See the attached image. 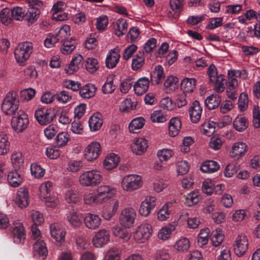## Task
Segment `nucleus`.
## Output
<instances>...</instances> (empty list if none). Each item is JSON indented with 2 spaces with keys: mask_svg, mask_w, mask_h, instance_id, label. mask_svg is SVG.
<instances>
[{
  "mask_svg": "<svg viewBox=\"0 0 260 260\" xmlns=\"http://www.w3.org/2000/svg\"><path fill=\"white\" fill-rule=\"evenodd\" d=\"M103 179L101 171L93 169L81 172L78 177V182L83 187H95L101 184Z\"/></svg>",
  "mask_w": 260,
  "mask_h": 260,
  "instance_id": "f257e3e1",
  "label": "nucleus"
},
{
  "mask_svg": "<svg viewBox=\"0 0 260 260\" xmlns=\"http://www.w3.org/2000/svg\"><path fill=\"white\" fill-rule=\"evenodd\" d=\"M121 187L126 192H133L142 187L143 181L141 176L132 174L123 177L121 181Z\"/></svg>",
  "mask_w": 260,
  "mask_h": 260,
  "instance_id": "f03ea898",
  "label": "nucleus"
},
{
  "mask_svg": "<svg viewBox=\"0 0 260 260\" xmlns=\"http://www.w3.org/2000/svg\"><path fill=\"white\" fill-rule=\"evenodd\" d=\"M19 101L17 93L14 91L8 92L2 104V111L6 115H12L18 109Z\"/></svg>",
  "mask_w": 260,
  "mask_h": 260,
  "instance_id": "7ed1b4c3",
  "label": "nucleus"
},
{
  "mask_svg": "<svg viewBox=\"0 0 260 260\" xmlns=\"http://www.w3.org/2000/svg\"><path fill=\"white\" fill-rule=\"evenodd\" d=\"M33 50L32 44L25 42L18 45L14 51L16 62L20 66H24L25 61L29 58Z\"/></svg>",
  "mask_w": 260,
  "mask_h": 260,
  "instance_id": "20e7f679",
  "label": "nucleus"
},
{
  "mask_svg": "<svg viewBox=\"0 0 260 260\" xmlns=\"http://www.w3.org/2000/svg\"><path fill=\"white\" fill-rule=\"evenodd\" d=\"M153 229L148 223H142L138 225L133 232V238L138 243H145L152 236Z\"/></svg>",
  "mask_w": 260,
  "mask_h": 260,
  "instance_id": "39448f33",
  "label": "nucleus"
},
{
  "mask_svg": "<svg viewBox=\"0 0 260 260\" xmlns=\"http://www.w3.org/2000/svg\"><path fill=\"white\" fill-rule=\"evenodd\" d=\"M137 212L132 207H126L121 211L119 220L120 225L124 228L133 227L137 217Z\"/></svg>",
  "mask_w": 260,
  "mask_h": 260,
  "instance_id": "423d86ee",
  "label": "nucleus"
},
{
  "mask_svg": "<svg viewBox=\"0 0 260 260\" xmlns=\"http://www.w3.org/2000/svg\"><path fill=\"white\" fill-rule=\"evenodd\" d=\"M29 8L25 12V18L26 20L31 23L35 22L40 15V8L43 3L40 0H25Z\"/></svg>",
  "mask_w": 260,
  "mask_h": 260,
  "instance_id": "0eeeda50",
  "label": "nucleus"
},
{
  "mask_svg": "<svg viewBox=\"0 0 260 260\" xmlns=\"http://www.w3.org/2000/svg\"><path fill=\"white\" fill-rule=\"evenodd\" d=\"M110 231L101 229L95 232L91 239L92 245L96 248H101L107 245L110 241Z\"/></svg>",
  "mask_w": 260,
  "mask_h": 260,
  "instance_id": "6e6552de",
  "label": "nucleus"
},
{
  "mask_svg": "<svg viewBox=\"0 0 260 260\" xmlns=\"http://www.w3.org/2000/svg\"><path fill=\"white\" fill-rule=\"evenodd\" d=\"M28 123V116L24 111H19L11 120L12 128L17 133L23 132L27 127Z\"/></svg>",
  "mask_w": 260,
  "mask_h": 260,
  "instance_id": "1a4fd4ad",
  "label": "nucleus"
},
{
  "mask_svg": "<svg viewBox=\"0 0 260 260\" xmlns=\"http://www.w3.org/2000/svg\"><path fill=\"white\" fill-rule=\"evenodd\" d=\"M35 117L40 125H45L53 121L55 114L51 108H38L35 112Z\"/></svg>",
  "mask_w": 260,
  "mask_h": 260,
  "instance_id": "9d476101",
  "label": "nucleus"
},
{
  "mask_svg": "<svg viewBox=\"0 0 260 260\" xmlns=\"http://www.w3.org/2000/svg\"><path fill=\"white\" fill-rule=\"evenodd\" d=\"M102 205L117 193V189L112 186L103 184L94 190Z\"/></svg>",
  "mask_w": 260,
  "mask_h": 260,
  "instance_id": "9b49d317",
  "label": "nucleus"
},
{
  "mask_svg": "<svg viewBox=\"0 0 260 260\" xmlns=\"http://www.w3.org/2000/svg\"><path fill=\"white\" fill-rule=\"evenodd\" d=\"M156 201L157 199L155 197L152 196H146L140 204L138 210L139 214L145 217L148 216L155 208Z\"/></svg>",
  "mask_w": 260,
  "mask_h": 260,
  "instance_id": "f8f14e48",
  "label": "nucleus"
},
{
  "mask_svg": "<svg viewBox=\"0 0 260 260\" xmlns=\"http://www.w3.org/2000/svg\"><path fill=\"white\" fill-rule=\"evenodd\" d=\"M248 240L247 236L241 234L236 238L233 244L234 252L236 255L241 256L243 255L248 249Z\"/></svg>",
  "mask_w": 260,
  "mask_h": 260,
  "instance_id": "ddd939ff",
  "label": "nucleus"
},
{
  "mask_svg": "<svg viewBox=\"0 0 260 260\" xmlns=\"http://www.w3.org/2000/svg\"><path fill=\"white\" fill-rule=\"evenodd\" d=\"M101 151L99 142L93 141L88 144L84 150L85 158L88 161H92L99 157Z\"/></svg>",
  "mask_w": 260,
  "mask_h": 260,
  "instance_id": "4468645a",
  "label": "nucleus"
},
{
  "mask_svg": "<svg viewBox=\"0 0 260 260\" xmlns=\"http://www.w3.org/2000/svg\"><path fill=\"white\" fill-rule=\"evenodd\" d=\"M247 144L242 141L235 142L230 151V156L234 159H239L245 155L248 151Z\"/></svg>",
  "mask_w": 260,
  "mask_h": 260,
  "instance_id": "2eb2a0df",
  "label": "nucleus"
},
{
  "mask_svg": "<svg viewBox=\"0 0 260 260\" xmlns=\"http://www.w3.org/2000/svg\"><path fill=\"white\" fill-rule=\"evenodd\" d=\"M14 242L16 244L23 243L25 239V230L22 223L16 220L14 222L12 231Z\"/></svg>",
  "mask_w": 260,
  "mask_h": 260,
  "instance_id": "dca6fc26",
  "label": "nucleus"
},
{
  "mask_svg": "<svg viewBox=\"0 0 260 260\" xmlns=\"http://www.w3.org/2000/svg\"><path fill=\"white\" fill-rule=\"evenodd\" d=\"M148 148L147 141L143 138H136L131 145V151L136 155L144 154Z\"/></svg>",
  "mask_w": 260,
  "mask_h": 260,
  "instance_id": "f3484780",
  "label": "nucleus"
},
{
  "mask_svg": "<svg viewBox=\"0 0 260 260\" xmlns=\"http://www.w3.org/2000/svg\"><path fill=\"white\" fill-rule=\"evenodd\" d=\"M50 233L51 237L57 242L62 243L64 241L66 232L60 224L57 223L51 224L50 225Z\"/></svg>",
  "mask_w": 260,
  "mask_h": 260,
  "instance_id": "a211bd4d",
  "label": "nucleus"
},
{
  "mask_svg": "<svg viewBox=\"0 0 260 260\" xmlns=\"http://www.w3.org/2000/svg\"><path fill=\"white\" fill-rule=\"evenodd\" d=\"M84 223L87 229L94 230L98 229L101 226L102 219L97 214L88 213L84 217Z\"/></svg>",
  "mask_w": 260,
  "mask_h": 260,
  "instance_id": "6ab92c4d",
  "label": "nucleus"
},
{
  "mask_svg": "<svg viewBox=\"0 0 260 260\" xmlns=\"http://www.w3.org/2000/svg\"><path fill=\"white\" fill-rule=\"evenodd\" d=\"M15 204L21 209L26 208L29 204L28 189L25 187H20L17 191L15 198Z\"/></svg>",
  "mask_w": 260,
  "mask_h": 260,
  "instance_id": "aec40b11",
  "label": "nucleus"
},
{
  "mask_svg": "<svg viewBox=\"0 0 260 260\" xmlns=\"http://www.w3.org/2000/svg\"><path fill=\"white\" fill-rule=\"evenodd\" d=\"M83 201L87 207H94L102 205L95 190H88L83 196Z\"/></svg>",
  "mask_w": 260,
  "mask_h": 260,
  "instance_id": "412c9836",
  "label": "nucleus"
},
{
  "mask_svg": "<svg viewBox=\"0 0 260 260\" xmlns=\"http://www.w3.org/2000/svg\"><path fill=\"white\" fill-rule=\"evenodd\" d=\"M120 160L118 155L110 153L106 156L103 163V167L106 170H111L118 166Z\"/></svg>",
  "mask_w": 260,
  "mask_h": 260,
  "instance_id": "4be33fe9",
  "label": "nucleus"
},
{
  "mask_svg": "<svg viewBox=\"0 0 260 260\" xmlns=\"http://www.w3.org/2000/svg\"><path fill=\"white\" fill-rule=\"evenodd\" d=\"M83 58L81 54H76L73 56L70 65L66 72L68 74H72L74 72H77L80 68H82L83 64Z\"/></svg>",
  "mask_w": 260,
  "mask_h": 260,
  "instance_id": "5701e85b",
  "label": "nucleus"
},
{
  "mask_svg": "<svg viewBox=\"0 0 260 260\" xmlns=\"http://www.w3.org/2000/svg\"><path fill=\"white\" fill-rule=\"evenodd\" d=\"M150 81L148 78L142 77L139 78L134 84L135 93L138 95H141L147 91L149 88Z\"/></svg>",
  "mask_w": 260,
  "mask_h": 260,
  "instance_id": "b1692460",
  "label": "nucleus"
},
{
  "mask_svg": "<svg viewBox=\"0 0 260 260\" xmlns=\"http://www.w3.org/2000/svg\"><path fill=\"white\" fill-rule=\"evenodd\" d=\"M189 113L192 122L196 123L199 121L202 113V108L198 101H195L193 102L189 108Z\"/></svg>",
  "mask_w": 260,
  "mask_h": 260,
  "instance_id": "393cba45",
  "label": "nucleus"
},
{
  "mask_svg": "<svg viewBox=\"0 0 260 260\" xmlns=\"http://www.w3.org/2000/svg\"><path fill=\"white\" fill-rule=\"evenodd\" d=\"M103 123V115L100 113H94L88 120L89 126L91 132H96L99 130Z\"/></svg>",
  "mask_w": 260,
  "mask_h": 260,
  "instance_id": "a878e982",
  "label": "nucleus"
},
{
  "mask_svg": "<svg viewBox=\"0 0 260 260\" xmlns=\"http://www.w3.org/2000/svg\"><path fill=\"white\" fill-rule=\"evenodd\" d=\"M33 250L35 254L42 259H44L48 253L46 245L43 240L36 241L33 245Z\"/></svg>",
  "mask_w": 260,
  "mask_h": 260,
  "instance_id": "bb28decb",
  "label": "nucleus"
},
{
  "mask_svg": "<svg viewBox=\"0 0 260 260\" xmlns=\"http://www.w3.org/2000/svg\"><path fill=\"white\" fill-rule=\"evenodd\" d=\"M173 205L172 202H168L159 209L157 213V218L159 221H166L169 218Z\"/></svg>",
  "mask_w": 260,
  "mask_h": 260,
  "instance_id": "cd10ccee",
  "label": "nucleus"
},
{
  "mask_svg": "<svg viewBox=\"0 0 260 260\" xmlns=\"http://www.w3.org/2000/svg\"><path fill=\"white\" fill-rule=\"evenodd\" d=\"M181 121L179 117L172 118L169 123V134L170 136L174 137L177 136L181 128Z\"/></svg>",
  "mask_w": 260,
  "mask_h": 260,
  "instance_id": "c85d7f7f",
  "label": "nucleus"
},
{
  "mask_svg": "<svg viewBox=\"0 0 260 260\" xmlns=\"http://www.w3.org/2000/svg\"><path fill=\"white\" fill-rule=\"evenodd\" d=\"M164 78L165 74L162 67L160 65L156 66L151 74V81L152 84H159L162 82Z\"/></svg>",
  "mask_w": 260,
  "mask_h": 260,
  "instance_id": "c756f323",
  "label": "nucleus"
},
{
  "mask_svg": "<svg viewBox=\"0 0 260 260\" xmlns=\"http://www.w3.org/2000/svg\"><path fill=\"white\" fill-rule=\"evenodd\" d=\"M178 79L173 75L168 77L164 82V89L167 93L173 92L178 88Z\"/></svg>",
  "mask_w": 260,
  "mask_h": 260,
  "instance_id": "7c9ffc66",
  "label": "nucleus"
},
{
  "mask_svg": "<svg viewBox=\"0 0 260 260\" xmlns=\"http://www.w3.org/2000/svg\"><path fill=\"white\" fill-rule=\"evenodd\" d=\"M120 54L116 49L111 50L108 54L106 59V66L109 69H113L117 65L119 58Z\"/></svg>",
  "mask_w": 260,
  "mask_h": 260,
  "instance_id": "2f4dec72",
  "label": "nucleus"
},
{
  "mask_svg": "<svg viewBox=\"0 0 260 260\" xmlns=\"http://www.w3.org/2000/svg\"><path fill=\"white\" fill-rule=\"evenodd\" d=\"M175 230V227L172 224L162 227L157 233V238L160 240L165 241L169 239L172 232Z\"/></svg>",
  "mask_w": 260,
  "mask_h": 260,
  "instance_id": "473e14b6",
  "label": "nucleus"
},
{
  "mask_svg": "<svg viewBox=\"0 0 260 260\" xmlns=\"http://www.w3.org/2000/svg\"><path fill=\"white\" fill-rule=\"evenodd\" d=\"M96 91L95 85L91 83L85 85L80 89L79 94L84 99H89L93 97Z\"/></svg>",
  "mask_w": 260,
  "mask_h": 260,
  "instance_id": "72a5a7b5",
  "label": "nucleus"
},
{
  "mask_svg": "<svg viewBox=\"0 0 260 260\" xmlns=\"http://www.w3.org/2000/svg\"><path fill=\"white\" fill-rule=\"evenodd\" d=\"M219 169V164L214 160L205 161L200 167L201 171L205 173H213L218 171Z\"/></svg>",
  "mask_w": 260,
  "mask_h": 260,
  "instance_id": "f704fd0d",
  "label": "nucleus"
},
{
  "mask_svg": "<svg viewBox=\"0 0 260 260\" xmlns=\"http://www.w3.org/2000/svg\"><path fill=\"white\" fill-rule=\"evenodd\" d=\"M248 123L247 118L242 115H238L234 120V128L239 132L245 131L248 127Z\"/></svg>",
  "mask_w": 260,
  "mask_h": 260,
  "instance_id": "c9c22d12",
  "label": "nucleus"
},
{
  "mask_svg": "<svg viewBox=\"0 0 260 260\" xmlns=\"http://www.w3.org/2000/svg\"><path fill=\"white\" fill-rule=\"evenodd\" d=\"M224 238L223 232L220 229L213 230L210 236V239L213 246L217 247L221 245Z\"/></svg>",
  "mask_w": 260,
  "mask_h": 260,
  "instance_id": "e433bc0d",
  "label": "nucleus"
},
{
  "mask_svg": "<svg viewBox=\"0 0 260 260\" xmlns=\"http://www.w3.org/2000/svg\"><path fill=\"white\" fill-rule=\"evenodd\" d=\"M196 86V81L193 78H184L181 82V89L184 93L192 92Z\"/></svg>",
  "mask_w": 260,
  "mask_h": 260,
  "instance_id": "4c0bfd02",
  "label": "nucleus"
},
{
  "mask_svg": "<svg viewBox=\"0 0 260 260\" xmlns=\"http://www.w3.org/2000/svg\"><path fill=\"white\" fill-rule=\"evenodd\" d=\"M145 120L142 117H137L133 119L128 126L129 131L131 133H138L143 127Z\"/></svg>",
  "mask_w": 260,
  "mask_h": 260,
  "instance_id": "58836bf2",
  "label": "nucleus"
},
{
  "mask_svg": "<svg viewBox=\"0 0 260 260\" xmlns=\"http://www.w3.org/2000/svg\"><path fill=\"white\" fill-rule=\"evenodd\" d=\"M10 143L6 134L0 133V155L7 154L10 150Z\"/></svg>",
  "mask_w": 260,
  "mask_h": 260,
  "instance_id": "ea45409f",
  "label": "nucleus"
},
{
  "mask_svg": "<svg viewBox=\"0 0 260 260\" xmlns=\"http://www.w3.org/2000/svg\"><path fill=\"white\" fill-rule=\"evenodd\" d=\"M7 180L9 184L13 187L20 186L22 183V178L16 171H11L8 175Z\"/></svg>",
  "mask_w": 260,
  "mask_h": 260,
  "instance_id": "a19ab883",
  "label": "nucleus"
},
{
  "mask_svg": "<svg viewBox=\"0 0 260 260\" xmlns=\"http://www.w3.org/2000/svg\"><path fill=\"white\" fill-rule=\"evenodd\" d=\"M71 141L70 134L67 132L59 133L55 137V142L58 147H63L67 145Z\"/></svg>",
  "mask_w": 260,
  "mask_h": 260,
  "instance_id": "79ce46f5",
  "label": "nucleus"
},
{
  "mask_svg": "<svg viewBox=\"0 0 260 260\" xmlns=\"http://www.w3.org/2000/svg\"><path fill=\"white\" fill-rule=\"evenodd\" d=\"M128 24L126 20L122 18L118 19L114 27L115 35L118 37H121L125 34L127 29Z\"/></svg>",
  "mask_w": 260,
  "mask_h": 260,
  "instance_id": "37998d69",
  "label": "nucleus"
},
{
  "mask_svg": "<svg viewBox=\"0 0 260 260\" xmlns=\"http://www.w3.org/2000/svg\"><path fill=\"white\" fill-rule=\"evenodd\" d=\"M111 231L113 235L118 238L124 240H128L130 238L131 235L129 232L118 225L113 226Z\"/></svg>",
  "mask_w": 260,
  "mask_h": 260,
  "instance_id": "c03bdc74",
  "label": "nucleus"
},
{
  "mask_svg": "<svg viewBox=\"0 0 260 260\" xmlns=\"http://www.w3.org/2000/svg\"><path fill=\"white\" fill-rule=\"evenodd\" d=\"M221 103L220 96L217 94H212L208 96L205 101L206 106L210 110L217 108Z\"/></svg>",
  "mask_w": 260,
  "mask_h": 260,
  "instance_id": "a18cd8bd",
  "label": "nucleus"
},
{
  "mask_svg": "<svg viewBox=\"0 0 260 260\" xmlns=\"http://www.w3.org/2000/svg\"><path fill=\"white\" fill-rule=\"evenodd\" d=\"M114 80V76L113 75H110L107 76L106 80L102 88V91L104 94H111L114 91L116 86L113 83Z\"/></svg>",
  "mask_w": 260,
  "mask_h": 260,
  "instance_id": "49530a36",
  "label": "nucleus"
},
{
  "mask_svg": "<svg viewBox=\"0 0 260 260\" xmlns=\"http://www.w3.org/2000/svg\"><path fill=\"white\" fill-rule=\"evenodd\" d=\"M77 44V42L74 39H70L64 40L60 49L61 53L65 55L71 53L75 49Z\"/></svg>",
  "mask_w": 260,
  "mask_h": 260,
  "instance_id": "de8ad7c7",
  "label": "nucleus"
},
{
  "mask_svg": "<svg viewBox=\"0 0 260 260\" xmlns=\"http://www.w3.org/2000/svg\"><path fill=\"white\" fill-rule=\"evenodd\" d=\"M210 230L208 228H204L200 230L198 236L197 243L199 247L204 248L208 243Z\"/></svg>",
  "mask_w": 260,
  "mask_h": 260,
  "instance_id": "09e8293b",
  "label": "nucleus"
},
{
  "mask_svg": "<svg viewBox=\"0 0 260 260\" xmlns=\"http://www.w3.org/2000/svg\"><path fill=\"white\" fill-rule=\"evenodd\" d=\"M67 220L74 228H78L82 224V215L74 211L70 212L67 216Z\"/></svg>",
  "mask_w": 260,
  "mask_h": 260,
  "instance_id": "8fccbe9b",
  "label": "nucleus"
},
{
  "mask_svg": "<svg viewBox=\"0 0 260 260\" xmlns=\"http://www.w3.org/2000/svg\"><path fill=\"white\" fill-rule=\"evenodd\" d=\"M201 199L199 192L192 191L188 193L184 200V204L188 207H191L197 204Z\"/></svg>",
  "mask_w": 260,
  "mask_h": 260,
  "instance_id": "3c124183",
  "label": "nucleus"
},
{
  "mask_svg": "<svg viewBox=\"0 0 260 260\" xmlns=\"http://www.w3.org/2000/svg\"><path fill=\"white\" fill-rule=\"evenodd\" d=\"M64 199L69 204H76L80 200V196L77 190L70 189L64 193Z\"/></svg>",
  "mask_w": 260,
  "mask_h": 260,
  "instance_id": "603ef678",
  "label": "nucleus"
},
{
  "mask_svg": "<svg viewBox=\"0 0 260 260\" xmlns=\"http://www.w3.org/2000/svg\"><path fill=\"white\" fill-rule=\"evenodd\" d=\"M190 247V242L188 238L182 237L178 240L175 245V248L179 252H184L187 251Z\"/></svg>",
  "mask_w": 260,
  "mask_h": 260,
  "instance_id": "864d4df0",
  "label": "nucleus"
},
{
  "mask_svg": "<svg viewBox=\"0 0 260 260\" xmlns=\"http://www.w3.org/2000/svg\"><path fill=\"white\" fill-rule=\"evenodd\" d=\"M52 185V182L50 181L44 182L40 185L39 193V197L40 199H45L46 197L50 195Z\"/></svg>",
  "mask_w": 260,
  "mask_h": 260,
  "instance_id": "5fc2aeb1",
  "label": "nucleus"
},
{
  "mask_svg": "<svg viewBox=\"0 0 260 260\" xmlns=\"http://www.w3.org/2000/svg\"><path fill=\"white\" fill-rule=\"evenodd\" d=\"M216 123L213 121L205 122L201 126V133L208 137L212 136L215 132Z\"/></svg>",
  "mask_w": 260,
  "mask_h": 260,
  "instance_id": "6e6d98bb",
  "label": "nucleus"
},
{
  "mask_svg": "<svg viewBox=\"0 0 260 260\" xmlns=\"http://www.w3.org/2000/svg\"><path fill=\"white\" fill-rule=\"evenodd\" d=\"M121 252L117 248L111 247L105 252L104 260H120Z\"/></svg>",
  "mask_w": 260,
  "mask_h": 260,
  "instance_id": "4d7b16f0",
  "label": "nucleus"
},
{
  "mask_svg": "<svg viewBox=\"0 0 260 260\" xmlns=\"http://www.w3.org/2000/svg\"><path fill=\"white\" fill-rule=\"evenodd\" d=\"M173 151L169 148H162L157 150L156 155L160 161L167 162L173 156Z\"/></svg>",
  "mask_w": 260,
  "mask_h": 260,
  "instance_id": "13d9d810",
  "label": "nucleus"
},
{
  "mask_svg": "<svg viewBox=\"0 0 260 260\" xmlns=\"http://www.w3.org/2000/svg\"><path fill=\"white\" fill-rule=\"evenodd\" d=\"M11 158L12 165L15 170L20 169L23 166L24 160L21 152H14Z\"/></svg>",
  "mask_w": 260,
  "mask_h": 260,
  "instance_id": "bf43d9fd",
  "label": "nucleus"
},
{
  "mask_svg": "<svg viewBox=\"0 0 260 260\" xmlns=\"http://www.w3.org/2000/svg\"><path fill=\"white\" fill-rule=\"evenodd\" d=\"M144 64V57L143 54L139 52L135 55L132 59V69L134 71H138L141 68Z\"/></svg>",
  "mask_w": 260,
  "mask_h": 260,
  "instance_id": "052dcab7",
  "label": "nucleus"
},
{
  "mask_svg": "<svg viewBox=\"0 0 260 260\" xmlns=\"http://www.w3.org/2000/svg\"><path fill=\"white\" fill-rule=\"evenodd\" d=\"M109 24V19L107 15H101L96 19L95 26L96 29L100 31L105 30Z\"/></svg>",
  "mask_w": 260,
  "mask_h": 260,
  "instance_id": "680f3d73",
  "label": "nucleus"
},
{
  "mask_svg": "<svg viewBox=\"0 0 260 260\" xmlns=\"http://www.w3.org/2000/svg\"><path fill=\"white\" fill-rule=\"evenodd\" d=\"M150 118L153 122L163 123L167 121V116L165 112L161 110H155L151 114Z\"/></svg>",
  "mask_w": 260,
  "mask_h": 260,
  "instance_id": "e2e57ef3",
  "label": "nucleus"
},
{
  "mask_svg": "<svg viewBox=\"0 0 260 260\" xmlns=\"http://www.w3.org/2000/svg\"><path fill=\"white\" fill-rule=\"evenodd\" d=\"M85 68L88 72L95 73L99 68L97 59L93 57L87 58L85 62Z\"/></svg>",
  "mask_w": 260,
  "mask_h": 260,
  "instance_id": "0e129e2a",
  "label": "nucleus"
},
{
  "mask_svg": "<svg viewBox=\"0 0 260 260\" xmlns=\"http://www.w3.org/2000/svg\"><path fill=\"white\" fill-rule=\"evenodd\" d=\"M11 10L8 8L3 9L0 12V21L5 25H8L11 23L13 19L11 17Z\"/></svg>",
  "mask_w": 260,
  "mask_h": 260,
  "instance_id": "69168bd1",
  "label": "nucleus"
},
{
  "mask_svg": "<svg viewBox=\"0 0 260 260\" xmlns=\"http://www.w3.org/2000/svg\"><path fill=\"white\" fill-rule=\"evenodd\" d=\"M55 35L58 39L59 41L63 42L64 40H68V38L70 36V26L68 25H63L59 29Z\"/></svg>",
  "mask_w": 260,
  "mask_h": 260,
  "instance_id": "338daca9",
  "label": "nucleus"
},
{
  "mask_svg": "<svg viewBox=\"0 0 260 260\" xmlns=\"http://www.w3.org/2000/svg\"><path fill=\"white\" fill-rule=\"evenodd\" d=\"M45 205L49 208H55L59 204L58 198L55 196H48L45 197V199H40Z\"/></svg>",
  "mask_w": 260,
  "mask_h": 260,
  "instance_id": "774afa93",
  "label": "nucleus"
}]
</instances>
